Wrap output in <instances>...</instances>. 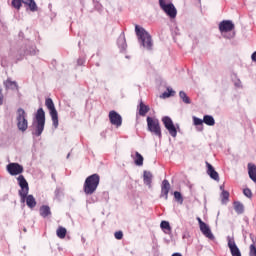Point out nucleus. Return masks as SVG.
<instances>
[{"label":"nucleus","mask_w":256,"mask_h":256,"mask_svg":"<svg viewBox=\"0 0 256 256\" xmlns=\"http://www.w3.org/2000/svg\"><path fill=\"white\" fill-rule=\"evenodd\" d=\"M179 97H180L181 101L183 103H185V105H191V98H189V96H187V93H185V91H180Z\"/></svg>","instance_id":"nucleus-27"},{"label":"nucleus","mask_w":256,"mask_h":256,"mask_svg":"<svg viewBox=\"0 0 256 256\" xmlns=\"http://www.w3.org/2000/svg\"><path fill=\"white\" fill-rule=\"evenodd\" d=\"M135 33L137 35L140 47H143V49H146V51H152L153 38H151V34H149L145 28L140 27L139 25L135 26Z\"/></svg>","instance_id":"nucleus-1"},{"label":"nucleus","mask_w":256,"mask_h":256,"mask_svg":"<svg viewBox=\"0 0 256 256\" xmlns=\"http://www.w3.org/2000/svg\"><path fill=\"white\" fill-rule=\"evenodd\" d=\"M55 195H59V189L55 190Z\"/></svg>","instance_id":"nucleus-45"},{"label":"nucleus","mask_w":256,"mask_h":256,"mask_svg":"<svg viewBox=\"0 0 256 256\" xmlns=\"http://www.w3.org/2000/svg\"><path fill=\"white\" fill-rule=\"evenodd\" d=\"M22 4V0H12V7H14V9H21Z\"/></svg>","instance_id":"nucleus-36"},{"label":"nucleus","mask_w":256,"mask_h":256,"mask_svg":"<svg viewBox=\"0 0 256 256\" xmlns=\"http://www.w3.org/2000/svg\"><path fill=\"white\" fill-rule=\"evenodd\" d=\"M234 211L238 215H243V213H245V206H243V203L236 201L234 202Z\"/></svg>","instance_id":"nucleus-24"},{"label":"nucleus","mask_w":256,"mask_h":256,"mask_svg":"<svg viewBox=\"0 0 256 256\" xmlns=\"http://www.w3.org/2000/svg\"><path fill=\"white\" fill-rule=\"evenodd\" d=\"M17 181L20 187L19 196L21 198V203H25V199L27 198V195H29V183L23 175L18 176Z\"/></svg>","instance_id":"nucleus-7"},{"label":"nucleus","mask_w":256,"mask_h":256,"mask_svg":"<svg viewBox=\"0 0 256 256\" xmlns=\"http://www.w3.org/2000/svg\"><path fill=\"white\" fill-rule=\"evenodd\" d=\"M19 55H20V59L22 57H25V55H37V48L35 47V45L33 44H29L25 47H22L19 51H18Z\"/></svg>","instance_id":"nucleus-11"},{"label":"nucleus","mask_w":256,"mask_h":256,"mask_svg":"<svg viewBox=\"0 0 256 256\" xmlns=\"http://www.w3.org/2000/svg\"><path fill=\"white\" fill-rule=\"evenodd\" d=\"M169 191H171V184L169 180L165 179L162 181L160 198H164L167 201L169 199Z\"/></svg>","instance_id":"nucleus-15"},{"label":"nucleus","mask_w":256,"mask_h":256,"mask_svg":"<svg viewBox=\"0 0 256 256\" xmlns=\"http://www.w3.org/2000/svg\"><path fill=\"white\" fill-rule=\"evenodd\" d=\"M200 231L204 235V237L210 239V241H215V235H213V232H211V228L209 227V225H207V223L200 226Z\"/></svg>","instance_id":"nucleus-16"},{"label":"nucleus","mask_w":256,"mask_h":256,"mask_svg":"<svg viewBox=\"0 0 256 256\" xmlns=\"http://www.w3.org/2000/svg\"><path fill=\"white\" fill-rule=\"evenodd\" d=\"M16 123L19 131L25 133L29 129V121H27V112L23 108H18L16 111Z\"/></svg>","instance_id":"nucleus-4"},{"label":"nucleus","mask_w":256,"mask_h":256,"mask_svg":"<svg viewBox=\"0 0 256 256\" xmlns=\"http://www.w3.org/2000/svg\"><path fill=\"white\" fill-rule=\"evenodd\" d=\"M193 123L196 127H200L203 125L204 121L201 118H198L197 116H193Z\"/></svg>","instance_id":"nucleus-35"},{"label":"nucleus","mask_w":256,"mask_h":256,"mask_svg":"<svg viewBox=\"0 0 256 256\" xmlns=\"http://www.w3.org/2000/svg\"><path fill=\"white\" fill-rule=\"evenodd\" d=\"M174 199L177 201V203H180V205H183V195H181V192L175 191Z\"/></svg>","instance_id":"nucleus-34"},{"label":"nucleus","mask_w":256,"mask_h":256,"mask_svg":"<svg viewBox=\"0 0 256 256\" xmlns=\"http://www.w3.org/2000/svg\"><path fill=\"white\" fill-rule=\"evenodd\" d=\"M100 181L101 177H99V174H92L88 176L83 186V191L85 195H93V193L97 191V187H99Z\"/></svg>","instance_id":"nucleus-3"},{"label":"nucleus","mask_w":256,"mask_h":256,"mask_svg":"<svg viewBox=\"0 0 256 256\" xmlns=\"http://www.w3.org/2000/svg\"><path fill=\"white\" fill-rule=\"evenodd\" d=\"M159 6L162 11H164V13L170 17V19H175V17H177V8H175L173 3H167V0H159Z\"/></svg>","instance_id":"nucleus-8"},{"label":"nucleus","mask_w":256,"mask_h":256,"mask_svg":"<svg viewBox=\"0 0 256 256\" xmlns=\"http://www.w3.org/2000/svg\"><path fill=\"white\" fill-rule=\"evenodd\" d=\"M248 175L254 183H256V166L255 164H248Z\"/></svg>","instance_id":"nucleus-21"},{"label":"nucleus","mask_w":256,"mask_h":256,"mask_svg":"<svg viewBox=\"0 0 256 256\" xmlns=\"http://www.w3.org/2000/svg\"><path fill=\"white\" fill-rule=\"evenodd\" d=\"M162 123L165 129H167V131L169 132V135H171V137H174V138L177 137V127L173 123V120L171 119V117L164 116L162 118Z\"/></svg>","instance_id":"nucleus-9"},{"label":"nucleus","mask_w":256,"mask_h":256,"mask_svg":"<svg viewBox=\"0 0 256 256\" xmlns=\"http://www.w3.org/2000/svg\"><path fill=\"white\" fill-rule=\"evenodd\" d=\"M162 97L164 98V99H167V98H169V97H175V90H173L172 88H167V92H164L163 94H162Z\"/></svg>","instance_id":"nucleus-32"},{"label":"nucleus","mask_w":256,"mask_h":256,"mask_svg":"<svg viewBox=\"0 0 256 256\" xmlns=\"http://www.w3.org/2000/svg\"><path fill=\"white\" fill-rule=\"evenodd\" d=\"M160 227H161V229L164 231V233H166V235H169V234H171V225L169 224V222H167V221H162L161 223H160Z\"/></svg>","instance_id":"nucleus-28"},{"label":"nucleus","mask_w":256,"mask_h":256,"mask_svg":"<svg viewBox=\"0 0 256 256\" xmlns=\"http://www.w3.org/2000/svg\"><path fill=\"white\" fill-rule=\"evenodd\" d=\"M109 120L111 125H115V127H121L123 125V118L115 110L109 112Z\"/></svg>","instance_id":"nucleus-10"},{"label":"nucleus","mask_w":256,"mask_h":256,"mask_svg":"<svg viewBox=\"0 0 256 256\" xmlns=\"http://www.w3.org/2000/svg\"><path fill=\"white\" fill-rule=\"evenodd\" d=\"M143 181H144V185H146L148 187V189H151V187H153L152 183H153V174L147 170L143 171Z\"/></svg>","instance_id":"nucleus-17"},{"label":"nucleus","mask_w":256,"mask_h":256,"mask_svg":"<svg viewBox=\"0 0 256 256\" xmlns=\"http://www.w3.org/2000/svg\"><path fill=\"white\" fill-rule=\"evenodd\" d=\"M117 45L120 49V51H126L127 50V40L125 39V34H122L119 36Z\"/></svg>","instance_id":"nucleus-20"},{"label":"nucleus","mask_w":256,"mask_h":256,"mask_svg":"<svg viewBox=\"0 0 256 256\" xmlns=\"http://www.w3.org/2000/svg\"><path fill=\"white\" fill-rule=\"evenodd\" d=\"M40 215L44 219L49 217V215H51V208L49 206H47V205L41 206L40 207Z\"/></svg>","instance_id":"nucleus-25"},{"label":"nucleus","mask_w":256,"mask_h":256,"mask_svg":"<svg viewBox=\"0 0 256 256\" xmlns=\"http://www.w3.org/2000/svg\"><path fill=\"white\" fill-rule=\"evenodd\" d=\"M45 105L50 112L53 127L57 129V127H59V114L57 113V109H55V103H53V99L47 98L45 100Z\"/></svg>","instance_id":"nucleus-6"},{"label":"nucleus","mask_w":256,"mask_h":256,"mask_svg":"<svg viewBox=\"0 0 256 256\" xmlns=\"http://www.w3.org/2000/svg\"><path fill=\"white\" fill-rule=\"evenodd\" d=\"M4 85L6 87V89H10L11 91H18L19 90V86L17 85V82L15 81H11V80H7L4 82Z\"/></svg>","instance_id":"nucleus-23"},{"label":"nucleus","mask_w":256,"mask_h":256,"mask_svg":"<svg viewBox=\"0 0 256 256\" xmlns=\"http://www.w3.org/2000/svg\"><path fill=\"white\" fill-rule=\"evenodd\" d=\"M146 121H147V131L152 133V135H155L156 137H158V139H161L163 135L161 133V124L159 123V119L148 116L146 118Z\"/></svg>","instance_id":"nucleus-5"},{"label":"nucleus","mask_w":256,"mask_h":256,"mask_svg":"<svg viewBox=\"0 0 256 256\" xmlns=\"http://www.w3.org/2000/svg\"><path fill=\"white\" fill-rule=\"evenodd\" d=\"M221 198L222 204L225 205L229 201V192L227 190H222Z\"/></svg>","instance_id":"nucleus-33"},{"label":"nucleus","mask_w":256,"mask_h":256,"mask_svg":"<svg viewBox=\"0 0 256 256\" xmlns=\"http://www.w3.org/2000/svg\"><path fill=\"white\" fill-rule=\"evenodd\" d=\"M56 235L57 237H59V239H65V237L67 236V229L63 226L58 227Z\"/></svg>","instance_id":"nucleus-30"},{"label":"nucleus","mask_w":256,"mask_h":256,"mask_svg":"<svg viewBox=\"0 0 256 256\" xmlns=\"http://www.w3.org/2000/svg\"><path fill=\"white\" fill-rule=\"evenodd\" d=\"M240 84L241 82L235 83L236 87H239Z\"/></svg>","instance_id":"nucleus-46"},{"label":"nucleus","mask_w":256,"mask_h":256,"mask_svg":"<svg viewBox=\"0 0 256 256\" xmlns=\"http://www.w3.org/2000/svg\"><path fill=\"white\" fill-rule=\"evenodd\" d=\"M69 157H71V153H68L66 158L69 159Z\"/></svg>","instance_id":"nucleus-47"},{"label":"nucleus","mask_w":256,"mask_h":256,"mask_svg":"<svg viewBox=\"0 0 256 256\" xmlns=\"http://www.w3.org/2000/svg\"><path fill=\"white\" fill-rule=\"evenodd\" d=\"M138 109H139V115L141 117H145L147 115V113H149V110H150L149 106L145 105L143 103V101H140Z\"/></svg>","instance_id":"nucleus-22"},{"label":"nucleus","mask_w":256,"mask_h":256,"mask_svg":"<svg viewBox=\"0 0 256 256\" xmlns=\"http://www.w3.org/2000/svg\"><path fill=\"white\" fill-rule=\"evenodd\" d=\"M203 121L205 125H208L209 127H213V125H215V118L211 115H204Z\"/></svg>","instance_id":"nucleus-29"},{"label":"nucleus","mask_w":256,"mask_h":256,"mask_svg":"<svg viewBox=\"0 0 256 256\" xmlns=\"http://www.w3.org/2000/svg\"><path fill=\"white\" fill-rule=\"evenodd\" d=\"M196 219L198 221L199 227H201L205 224V222H203V220H201V218L197 217Z\"/></svg>","instance_id":"nucleus-40"},{"label":"nucleus","mask_w":256,"mask_h":256,"mask_svg":"<svg viewBox=\"0 0 256 256\" xmlns=\"http://www.w3.org/2000/svg\"><path fill=\"white\" fill-rule=\"evenodd\" d=\"M206 167L209 177H211L214 181H219V173L215 171L213 165H211L209 162H206Z\"/></svg>","instance_id":"nucleus-18"},{"label":"nucleus","mask_w":256,"mask_h":256,"mask_svg":"<svg viewBox=\"0 0 256 256\" xmlns=\"http://www.w3.org/2000/svg\"><path fill=\"white\" fill-rule=\"evenodd\" d=\"M221 191H223V186H220Z\"/></svg>","instance_id":"nucleus-49"},{"label":"nucleus","mask_w":256,"mask_h":256,"mask_svg":"<svg viewBox=\"0 0 256 256\" xmlns=\"http://www.w3.org/2000/svg\"><path fill=\"white\" fill-rule=\"evenodd\" d=\"M250 256H256V247H255V244H251L250 245V253H249Z\"/></svg>","instance_id":"nucleus-38"},{"label":"nucleus","mask_w":256,"mask_h":256,"mask_svg":"<svg viewBox=\"0 0 256 256\" xmlns=\"http://www.w3.org/2000/svg\"><path fill=\"white\" fill-rule=\"evenodd\" d=\"M0 105H3V93L1 92V89H0Z\"/></svg>","instance_id":"nucleus-43"},{"label":"nucleus","mask_w":256,"mask_h":256,"mask_svg":"<svg viewBox=\"0 0 256 256\" xmlns=\"http://www.w3.org/2000/svg\"><path fill=\"white\" fill-rule=\"evenodd\" d=\"M136 158L134 159L135 165L138 167L143 166V155H141L139 152H135Z\"/></svg>","instance_id":"nucleus-31"},{"label":"nucleus","mask_w":256,"mask_h":256,"mask_svg":"<svg viewBox=\"0 0 256 256\" xmlns=\"http://www.w3.org/2000/svg\"><path fill=\"white\" fill-rule=\"evenodd\" d=\"M32 127L34 129L32 135H35V137H41L43 131H45V110H43V108H39L37 110L35 119L32 122Z\"/></svg>","instance_id":"nucleus-2"},{"label":"nucleus","mask_w":256,"mask_h":256,"mask_svg":"<svg viewBox=\"0 0 256 256\" xmlns=\"http://www.w3.org/2000/svg\"><path fill=\"white\" fill-rule=\"evenodd\" d=\"M7 171L11 175H21L23 173V167L19 163H10L7 165Z\"/></svg>","instance_id":"nucleus-14"},{"label":"nucleus","mask_w":256,"mask_h":256,"mask_svg":"<svg viewBox=\"0 0 256 256\" xmlns=\"http://www.w3.org/2000/svg\"><path fill=\"white\" fill-rule=\"evenodd\" d=\"M227 241H228V247L230 249L231 255L241 256V250H239V247H237V244L235 243V239H233V237L231 236H228Z\"/></svg>","instance_id":"nucleus-13"},{"label":"nucleus","mask_w":256,"mask_h":256,"mask_svg":"<svg viewBox=\"0 0 256 256\" xmlns=\"http://www.w3.org/2000/svg\"><path fill=\"white\" fill-rule=\"evenodd\" d=\"M251 59L254 63H256V51L251 55Z\"/></svg>","instance_id":"nucleus-42"},{"label":"nucleus","mask_w":256,"mask_h":256,"mask_svg":"<svg viewBox=\"0 0 256 256\" xmlns=\"http://www.w3.org/2000/svg\"><path fill=\"white\" fill-rule=\"evenodd\" d=\"M172 256H183V255H181V253L176 252V253L172 254Z\"/></svg>","instance_id":"nucleus-44"},{"label":"nucleus","mask_w":256,"mask_h":256,"mask_svg":"<svg viewBox=\"0 0 256 256\" xmlns=\"http://www.w3.org/2000/svg\"><path fill=\"white\" fill-rule=\"evenodd\" d=\"M114 236H115V239H118V240L123 239V231L115 232Z\"/></svg>","instance_id":"nucleus-39"},{"label":"nucleus","mask_w":256,"mask_h":256,"mask_svg":"<svg viewBox=\"0 0 256 256\" xmlns=\"http://www.w3.org/2000/svg\"><path fill=\"white\" fill-rule=\"evenodd\" d=\"M26 205L27 207H29V209H35V207L37 206V201L35 200V197L33 195H29L27 194L26 198Z\"/></svg>","instance_id":"nucleus-19"},{"label":"nucleus","mask_w":256,"mask_h":256,"mask_svg":"<svg viewBox=\"0 0 256 256\" xmlns=\"http://www.w3.org/2000/svg\"><path fill=\"white\" fill-rule=\"evenodd\" d=\"M235 29V24L231 20H224L219 24L220 33H229Z\"/></svg>","instance_id":"nucleus-12"},{"label":"nucleus","mask_w":256,"mask_h":256,"mask_svg":"<svg viewBox=\"0 0 256 256\" xmlns=\"http://www.w3.org/2000/svg\"><path fill=\"white\" fill-rule=\"evenodd\" d=\"M24 232L27 233V228H24Z\"/></svg>","instance_id":"nucleus-48"},{"label":"nucleus","mask_w":256,"mask_h":256,"mask_svg":"<svg viewBox=\"0 0 256 256\" xmlns=\"http://www.w3.org/2000/svg\"><path fill=\"white\" fill-rule=\"evenodd\" d=\"M78 65H83L85 63V60L83 58H79L77 60Z\"/></svg>","instance_id":"nucleus-41"},{"label":"nucleus","mask_w":256,"mask_h":256,"mask_svg":"<svg viewBox=\"0 0 256 256\" xmlns=\"http://www.w3.org/2000/svg\"><path fill=\"white\" fill-rule=\"evenodd\" d=\"M24 5H28L30 11L35 12L37 11V3L35 0H21Z\"/></svg>","instance_id":"nucleus-26"},{"label":"nucleus","mask_w":256,"mask_h":256,"mask_svg":"<svg viewBox=\"0 0 256 256\" xmlns=\"http://www.w3.org/2000/svg\"><path fill=\"white\" fill-rule=\"evenodd\" d=\"M243 194L245 195V197L251 198L253 196V193L251 192V189L246 188L243 190Z\"/></svg>","instance_id":"nucleus-37"}]
</instances>
